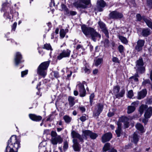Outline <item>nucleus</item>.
<instances>
[{
    "instance_id": "f257e3e1",
    "label": "nucleus",
    "mask_w": 152,
    "mask_h": 152,
    "mask_svg": "<svg viewBox=\"0 0 152 152\" xmlns=\"http://www.w3.org/2000/svg\"><path fill=\"white\" fill-rule=\"evenodd\" d=\"M20 147V141L16 136L12 135L8 141L5 152H17Z\"/></svg>"
},
{
    "instance_id": "f03ea898",
    "label": "nucleus",
    "mask_w": 152,
    "mask_h": 152,
    "mask_svg": "<svg viewBox=\"0 0 152 152\" xmlns=\"http://www.w3.org/2000/svg\"><path fill=\"white\" fill-rule=\"evenodd\" d=\"M81 27L82 32L86 36L91 38L94 41L96 42L98 38H101V35L93 28L88 27L85 25H83Z\"/></svg>"
},
{
    "instance_id": "7ed1b4c3",
    "label": "nucleus",
    "mask_w": 152,
    "mask_h": 152,
    "mask_svg": "<svg viewBox=\"0 0 152 152\" xmlns=\"http://www.w3.org/2000/svg\"><path fill=\"white\" fill-rule=\"evenodd\" d=\"M50 63V61H48L41 63L37 69V74L44 78L47 75V69Z\"/></svg>"
},
{
    "instance_id": "20e7f679",
    "label": "nucleus",
    "mask_w": 152,
    "mask_h": 152,
    "mask_svg": "<svg viewBox=\"0 0 152 152\" xmlns=\"http://www.w3.org/2000/svg\"><path fill=\"white\" fill-rule=\"evenodd\" d=\"M143 65L144 63L142 58L141 57H140L136 62L135 68L137 72L142 74L145 72V68Z\"/></svg>"
},
{
    "instance_id": "39448f33",
    "label": "nucleus",
    "mask_w": 152,
    "mask_h": 152,
    "mask_svg": "<svg viewBox=\"0 0 152 152\" xmlns=\"http://www.w3.org/2000/svg\"><path fill=\"white\" fill-rule=\"evenodd\" d=\"M90 3V0H78L73 3V5L76 8H85Z\"/></svg>"
},
{
    "instance_id": "423d86ee",
    "label": "nucleus",
    "mask_w": 152,
    "mask_h": 152,
    "mask_svg": "<svg viewBox=\"0 0 152 152\" xmlns=\"http://www.w3.org/2000/svg\"><path fill=\"white\" fill-rule=\"evenodd\" d=\"M103 109V105L102 104L100 103H97L94 111L93 116L94 117L99 116L102 112Z\"/></svg>"
},
{
    "instance_id": "0eeeda50",
    "label": "nucleus",
    "mask_w": 152,
    "mask_h": 152,
    "mask_svg": "<svg viewBox=\"0 0 152 152\" xmlns=\"http://www.w3.org/2000/svg\"><path fill=\"white\" fill-rule=\"evenodd\" d=\"M70 53L71 51L69 50H64L58 56L57 59L60 60L63 58L68 57L70 56Z\"/></svg>"
},
{
    "instance_id": "6e6552de",
    "label": "nucleus",
    "mask_w": 152,
    "mask_h": 152,
    "mask_svg": "<svg viewBox=\"0 0 152 152\" xmlns=\"http://www.w3.org/2000/svg\"><path fill=\"white\" fill-rule=\"evenodd\" d=\"M110 17L112 19H120L123 17V14L117 11H113L109 14Z\"/></svg>"
},
{
    "instance_id": "1a4fd4ad",
    "label": "nucleus",
    "mask_w": 152,
    "mask_h": 152,
    "mask_svg": "<svg viewBox=\"0 0 152 152\" xmlns=\"http://www.w3.org/2000/svg\"><path fill=\"white\" fill-rule=\"evenodd\" d=\"M145 43V41L143 39H139L137 42L135 49L137 52H140L142 50V47Z\"/></svg>"
},
{
    "instance_id": "9d476101",
    "label": "nucleus",
    "mask_w": 152,
    "mask_h": 152,
    "mask_svg": "<svg viewBox=\"0 0 152 152\" xmlns=\"http://www.w3.org/2000/svg\"><path fill=\"white\" fill-rule=\"evenodd\" d=\"M51 141L53 145H56L58 143H61L63 141V139L60 135H58L56 137H52Z\"/></svg>"
},
{
    "instance_id": "9b49d317",
    "label": "nucleus",
    "mask_w": 152,
    "mask_h": 152,
    "mask_svg": "<svg viewBox=\"0 0 152 152\" xmlns=\"http://www.w3.org/2000/svg\"><path fill=\"white\" fill-rule=\"evenodd\" d=\"M73 143L72 147L74 150L75 151H80L81 147L80 144L78 142L76 139H73L72 140Z\"/></svg>"
},
{
    "instance_id": "f8f14e48",
    "label": "nucleus",
    "mask_w": 152,
    "mask_h": 152,
    "mask_svg": "<svg viewBox=\"0 0 152 152\" xmlns=\"http://www.w3.org/2000/svg\"><path fill=\"white\" fill-rule=\"evenodd\" d=\"M138 104L137 102H134L131 104V105L127 107V113L130 114L133 113L136 109V107Z\"/></svg>"
},
{
    "instance_id": "ddd939ff",
    "label": "nucleus",
    "mask_w": 152,
    "mask_h": 152,
    "mask_svg": "<svg viewBox=\"0 0 152 152\" xmlns=\"http://www.w3.org/2000/svg\"><path fill=\"white\" fill-rule=\"evenodd\" d=\"M22 58L21 53L19 52H17L14 58L15 63L16 65L18 66L22 62Z\"/></svg>"
},
{
    "instance_id": "4468645a",
    "label": "nucleus",
    "mask_w": 152,
    "mask_h": 152,
    "mask_svg": "<svg viewBox=\"0 0 152 152\" xmlns=\"http://www.w3.org/2000/svg\"><path fill=\"white\" fill-rule=\"evenodd\" d=\"M77 86L79 88L80 92V95L81 97H84L86 95V91L85 89L84 86L80 83L78 84Z\"/></svg>"
},
{
    "instance_id": "2eb2a0df",
    "label": "nucleus",
    "mask_w": 152,
    "mask_h": 152,
    "mask_svg": "<svg viewBox=\"0 0 152 152\" xmlns=\"http://www.w3.org/2000/svg\"><path fill=\"white\" fill-rule=\"evenodd\" d=\"M71 135L73 139L77 138L79 139V141L82 142H83V138L82 137L79 133L75 131H72L71 133Z\"/></svg>"
},
{
    "instance_id": "dca6fc26",
    "label": "nucleus",
    "mask_w": 152,
    "mask_h": 152,
    "mask_svg": "<svg viewBox=\"0 0 152 152\" xmlns=\"http://www.w3.org/2000/svg\"><path fill=\"white\" fill-rule=\"evenodd\" d=\"M112 134L110 132H108L105 134L102 137V142L104 143L106 142L109 141L112 138Z\"/></svg>"
},
{
    "instance_id": "f3484780",
    "label": "nucleus",
    "mask_w": 152,
    "mask_h": 152,
    "mask_svg": "<svg viewBox=\"0 0 152 152\" xmlns=\"http://www.w3.org/2000/svg\"><path fill=\"white\" fill-rule=\"evenodd\" d=\"M96 4L98 7H101L98 10L99 12L103 11L102 8L104 7L107 5L106 3L103 0H98L97 1Z\"/></svg>"
},
{
    "instance_id": "a211bd4d",
    "label": "nucleus",
    "mask_w": 152,
    "mask_h": 152,
    "mask_svg": "<svg viewBox=\"0 0 152 152\" xmlns=\"http://www.w3.org/2000/svg\"><path fill=\"white\" fill-rule=\"evenodd\" d=\"M29 116L31 120L36 121H39L42 119V117L41 116H37L34 114H30Z\"/></svg>"
},
{
    "instance_id": "6ab92c4d",
    "label": "nucleus",
    "mask_w": 152,
    "mask_h": 152,
    "mask_svg": "<svg viewBox=\"0 0 152 152\" xmlns=\"http://www.w3.org/2000/svg\"><path fill=\"white\" fill-rule=\"evenodd\" d=\"M83 63L84 65V66L82 68V70L84 71L85 73L87 74H89L91 72V71L89 69L88 65L86 63L85 60L83 61Z\"/></svg>"
},
{
    "instance_id": "aec40b11",
    "label": "nucleus",
    "mask_w": 152,
    "mask_h": 152,
    "mask_svg": "<svg viewBox=\"0 0 152 152\" xmlns=\"http://www.w3.org/2000/svg\"><path fill=\"white\" fill-rule=\"evenodd\" d=\"M147 91L146 89H143L138 93L137 98L139 99H141L144 98L147 94Z\"/></svg>"
},
{
    "instance_id": "412c9836",
    "label": "nucleus",
    "mask_w": 152,
    "mask_h": 152,
    "mask_svg": "<svg viewBox=\"0 0 152 152\" xmlns=\"http://www.w3.org/2000/svg\"><path fill=\"white\" fill-rule=\"evenodd\" d=\"M68 101L69 105L70 107L73 106L75 104V98L74 97L71 96H69L68 97Z\"/></svg>"
},
{
    "instance_id": "4be33fe9",
    "label": "nucleus",
    "mask_w": 152,
    "mask_h": 152,
    "mask_svg": "<svg viewBox=\"0 0 152 152\" xmlns=\"http://www.w3.org/2000/svg\"><path fill=\"white\" fill-rule=\"evenodd\" d=\"M141 34L144 37H147L151 34V30L148 28H144L142 30Z\"/></svg>"
},
{
    "instance_id": "5701e85b",
    "label": "nucleus",
    "mask_w": 152,
    "mask_h": 152,
    "mask_svg": "<svg viewBox=\"0 0 152 152\" xmlns=\"http://www.w3.org/2000/svg\"><path fill=\"white\" fill-rule=\"evenodd\" d=\"M152 115V108L149 107L146 110L144 114L145 118H149Z\"/></svg>"
},
{
    "instance_id": "b1692460",
    "label": "nucleus",
    "mask_w": 152,
    "mask_h": 152,
    "mask_svg": "<svg viewBox=\"0 0 152 152\" xmlns=\"http://www.w3.org/2000/svg\"><path fill=\"white\" fill-rule=\"evenodd\" d=\"M143 20L145 22L148 26L152 30V21L150 19H147L145 17L143 18Z\"/></svg>"
},
{
    "instance_id": "393cba45",
    "label": "nucleus",
    "mask_w": 152,
    "mask_h": 152,
    "mask_svg": "<svg viewBox=\"0 0 152 152\" xmlns=\"http://www.w3.org/2000/svg\"><path fill=\"white\" fill-rule=\"evenodd\" d=\"M139 136H138L137 132H135L134 133L132 141L134 143L137 144L139 141Z\"/></svg>"
},
{
    "instance_id": "a878e982",
    "label": "nucleus",
    "mask_w": 152,
    "mask_h": 152,
    "mask_svg": "<svg viewBox=\"0 0 152 152\" xmlns=\"http://www.w3.org/2000/svg\"><path fill=\"white\" fill-rule=\"evenodd\" d=\"M125 90L124 88L122 89L117 94L115 95L116 98L119 99L120 98L123 97L125 94Z\"/></svg>"
},
{
    "instance_id": "bb28decb",
    "label": "nucleus",
    "mask_w": 152,
    "mask_h": 152,
    "mask_svg": "<svg viewBox=\"0 0 152 152\" xmlns=\"http://www.w3.org/2000/svg\"><path fill=\"white\" fill-rule=\"evenodd\" d=\"M136 128L141 132H144V128L143 126L140 123H137L136 125Z\"/></svg>"
},
{
    "instance_id": "cd10ccee",
    "label": "nucleus",
    "mask_w": 152,
    "mask_h": 152,
    "mask_svg": "<svg viewBox=\"0 0 152 152\" xmlns=\"http://www.w3.org/2000/svg\"><path fill=\"white\" fill-rule=\"evenodd\" d=\"M103 61L102 58H98L94 60V65L97 66L100 64Z\"/></svg>"
},
{
    "instance_id": "c85d7f7f",
    "label": "nucleus",
    "mask_w": 152,
    "mask_h": 152,
    "mask_svg": "<svg viewBox=\"0 0 152 152\" xmlns=\"http://www.w3.org/2000/svg\"><path fill=\"white\" fill-rule=\"evenodd\" d=\"M110 149V144L109 143H106L103 148V151L104 152H106L109 150Z\"/></svg>"
},
{
    "instance_id": "c756f323",
    "label": "nucleus",
    "mask_w": 152,
    "mask_h": 152,
    "mask_svg": "<svg viewBox=\"0 0 152 152\" xmlns=\"http://www.w3.org/2000/svg\"><path fill=\"white\" fill-rule=\"evenodd\" d=\"M118 38L123 44L126 45L128 43V41L126 37L121 36H119Z\"/></svg>"
},
{
    "instance_id": "7c9ffc66",
    "label": "nucleus",
    "mask_w": 152,
    "mask_h": 152,
    "mask_svg": "<svg viewBox=\"0 0 152 152\" xmlns=\"http://www.w3.org/2000/svg\"><path fill=\"white\" fill-rule=\"evenodd\" d=\"M119 121L124 123L129 122V119L125 116H122L120 118Z\"/></svg>"
},
{
    "instance_id": "2f4dec72",
    "label": "nucleus",
    "mask_w": 152,
    "mask_h": 152,
    "mask_svg": "<svg viewBox=\"0 0 152 152\" xmlns=\"http://www.w3.org/2000/svg\"><path fill=\"white\" fill-rule=\"evenodd\" d=\"M147 106L146 105H142L140 107L139 111L141 115H142L143 113V111L147 108Z\"/></svg>"
},
{
    "instance_id": "473e14b6",
    "label": "nucleus",
    "mask_w": 152,
    "mask_h": 152,
    "mask_svg": "<svg viewBox=\"0 0 152 152\" xmlns=\"http://www.w3.org/2000/svg\"><path fill=\"white\" fill-rule=\"evenodd\" d=\"M12 10L10 11V14L9 12H6L4 14V17L6 18V19H9L10 20L11 19V17H12Z\"/></svg>"
},
{
    "instance_id": "72a5a7b5",
    "label": "nucleus",
    "mask_w": 152,
    "mask_h": 152,
    "mask_svg": "<svg viewBox=\"0 0 152 152\" xmlns=\"http://www.w3.org/2000/svg\"><path fill=\"white\" fill-rule=\"evenodd\" d=\"M98 24L100 28L102 29V30L103 29H104L107 28L106 25L103 22L99 21L98 22Z\"/></svg>"
},
{
    "instance_id": "f704fd0d",
    "label": "nucleus",
    "mask_w": 152,
    "mask_h": 152,
    "mask_svg": "<svg viewBox=\"0 0 152 152\" xmlns=\"http://www.w3.org/2000/svg\"><path fill=\"white\" fill-rule=\"evenodd\" d=\"M120 88L118 86H116L114 87L113 93L115 96L119 91Z\"/></svg>"
},
{
    "instance_id": "c9c22d12",
    "label": "nucleus",
    "mask_w": 152,
    "mask_h": 152,
    "mask_svg": "<svg viewBox=\"0 0 152 152\" xmlns=\"http://www.w3.org/2000/svg\"><path fill=\"white\" fill-rule=\"evenodd\" d=\"M91 132V131L89 130H85L82 131L84 136L86 138L88 136H90Z\"/></svg>"
},
{
    "instance_id": "e433bc0d",
    "label": "nucleus",
    "mask_w": 152,
    "mask_h": 152,
    "mask_svg": "<svg viewBox=\"0 0 152 152\" xmlns=\"http://www.w3.org/2000/svg\"><path fill=\"white\" fill-rule=\"evenodd\" d=\"M65 122L66 123H69L71 121L72 118L68 115H65L63 117Z\"/></svg>"
},
{
    "instance_id": "4c0bfd02",
    "label": "nucleus",
    "mask_w": 152,
    "mask_h": 152,
    "mask_svg": "<svg viewBox=\"0 0 152 152\" xmlns=\"http://www.w3.org/2000/svg\"><path fill=\"white\" fill-rule=\"evenodd\" d=\"M43 48L47 50H52V49L51 47L50 44H45L44 45Z\"/></svg>"
},
{
    "instance_id": "58836bf2",
    "label": "nucleus",
    "mask_w": 152,
    "mask_h": 152,
    "mask_svg": "<svg viewBox=\"0 0 152 152\" xmlns=\"http://www.w3.org/2000/svg\"><path fill=\"white\" fill-rule=\"evenodd\" d=\"M61 8L62 9V10H64L65 11V14L68 13V9L66 6L64 5V4H62L61 5Z\"/></svg>"
},
{
    "instance_id": "ea45409f",
    "label": "nucleus",
    "mask_w": 152,
    "mask_h": 152,
    "mask_svg": "<svg viewBox=\"0 0 152 152\" xmlns=\"http://www.w3.org/2000/svg\"><path fill=\"white\" fill-rule=\"evenodd\" d=\"M97 136L98 135L96 134L91 132L89 137L92 139H95Z\"/></svg>"
},
{
    "instance_id": "a19ab883",
    "label": "nucleus",
    "mask_w": 152,
    "mask_h": 152,
    "mask_svg": "<svg viewBox=\"0 0 152 152\" xmlns=\"http://www.w3.org/2000/svg\"><path fill=\"white\" fill-rule=\"evenodd\" d=\"M60 37L63 38L64 37L66 34V33L64 29H61L60 31Z\"/></svg>"
},
{
    "instance_id": "79ce46f5",
    "label": "nucleus",
    "mask_w": 152,
    "mask_h": 152,
    "mask_svg": "<svg viewBox=\"0 0 152 152\" xmlns=\"http://www.w3.org/2000/svg\"><path fill=\"white\" fill-rule=\"evenodd\" d=\"M63 148L64 151H66L68 147V144L67 141H65L64 142Z\"/></svg>"
},
{
    "instance_id": "37998d69",
    "label": "nucleus",
    "mask_w": 152,
    "mask_h": 152,
    "mask_svg": "<svg viewBox=\"0 0 152 152\" xmlns=\"http://www.w3.org/2000/svg\"><path fill=\"white\" fill-rule=\"evenodd\" d=\"M118 50L120 53H122L124 51V48L123 45H120L118 46Z\"/></svg>"
},
{
    "instance_id": "c03bdc74",
    "label": "nucleus",
    "mask_w": 152,
    "mask_h": 152,
    "mask_svg": "<svg viewBox=\"0 0 152 152\" xmlns=\"http://www.w3.org/2000/svg\"><path fill=\"white\" fill-rule=\"evenodd\" d=\"M52 74L56 78H57L59 77V73L57 71H53L52 72Z\"/></svg>"
},
{
    "instance_id": "a18cd8bd",
    "label": "nucleus",
    "mask_w": 152,
    "mask_h": 152,
    "mask_svg": "<svg viewBox=\"0 0 152 152\" xmlns=\"http://www.w3.org/2000/svg\"><path fill=\"white\" fill-rule=\"evenodd\" d=\"M121 131V129L117 128L115 130V132L118 137H120Z\"/></svg>"
},
{
    "instance_id": "49530a36",
    "label": "nucleus",
    "mask_w": 152,
    "mask_h": 152,
    "mask_svg": "<svg viewBox=\"0 0 152 152\" xmlns=\"http://www.w3.org/2000/svg\"><path fill=\"white\" fill-rule=\"evenodd\" d=\"M127 96L130 98H132L133 96V93L132 90H130L128 92Z\"/></svg>"
},
{
    "instance_id": "de8ad7c7",
    "label": "nucleus",
    "mask_w": 152,
    "mask_h": 152,
    "mask_svg": "<svg viewBox=\"0 0 152 152\" xmlns=\"http://www.w3.org/2000/svg\"><path fill=\"white\" fill-rule=\"evenodd\" d=\"M68 13H66L65 14L67 15H75L77 14V12L75 11H70L68 10Z\"/></svg>"
},
{
    "instance_id": "09e8293b",
    "label": "nucleus",
    "mask_w": 152,
    "mask_h": 152,
    "mask_svg": "<svg viewBox=\"0 0 152 152\" xmlns=\"http://www.w3.org/2000/svg\"><path fill=\"white\" fill-rule=\"evenodd\" d=\"M102 31L105 34V36L107 38H109V32L107 28L103 29Z\"/></svg>"
},
{
    "instance_id": "8fccbe9b",
    "label": "nucleus",
    "mask_w": 152,
    "mask_h": 152,
    "mask_svg": "<svg viewBox=\"0 0 152 152\" xmlns=\"http://www.w3.org/2000/svg\"><path fill=\"white\" fill-rule=\"evenodd\" d=\"M110 45V42L108 39H106L104 40V46L105 47H109Z\"/></svg>"
},
{
    "instance_id": "3c124183",
    "label": "nucleus",
    "mask_w": 152,
    "mask_h": 152,
    "mask_svg": "<svg viewBox=\"0 0 152 152\" xmlns=\"http://www.w3.org/2000/svg\"><path fill=\"white\" fill-rule=\"evenodd\" d=\"M51 135L52 137H56L58 136L56 132L53 131L51 132Z\"/></svg>"
},
{
    "instance_id": "603ef678",
    "label": "nucleus",
    "mask_w": 152,
    "mask_h": 152,
    "mask_svg": "<svg viewBox=\"0 0 152 152\" xmlns=\"http://www.w3.org/2000/svg\"><path fill=\"white\" fill-rule=\"evenodd\" d=\"M112 60L114 62L116 63H119V60L118 58L116 57H113Z\"/></svg>"
},
{
    "instance_id": "864d4df0",
    "label": "nucleus",
    "mask_w": 152,
    "mask_h": 152,
    "mask_svg": "<svg viewBox=\"0 0 152 152\" xmlns=\"http://www.w3.org/2000/svg\"><path fill=\"white\" fill-rule=\"evenodd\" d=\"M28 70H27L22 71L21 72V76L23 77L25 75H26L28 74Z\"/></svg>"
},
{
    "instance_id": "5fc2aeb1",
    "label": "nucleus",
    "mask_w": 152,
    "mask_h": 152,
    "mask_svg": "<svg viewBox=\"0 0 152 152\" xmlns=\"http://www.w3.org/2000/svg\"><path fill=\"white\" fill-rule=\"evenodd\" d=\"M136 17L137 20L139 21H140L142 19H143V18L145 17L143 16L142 17L140 14H137Z\"/></svg>"
},
{
    "instance_id": "6e6d98bb",
    "label": "nucleus",
    "mask_w": 152,
    "mask_h": 152,
    "mask_svg": "<svg viewBox=\"0 0 152 152\" xmlns=\"http://www.w3.org/2000/svg\"><path fill=\"white\" fill-rule=\"evenodd\" d=\"M80 119L82 122H84L87 119L86 117V115L82 116L80 118Z\"/></svg>"
},
{
    "instance_id": "4d7b16f0",
    "label": "nucleus",
    "mask_w": 152,
    "mask_h": 152,
    "mask_svg": "<svg viewBox=\"0 0 152 152\" xmlns=\"http://www.w3.org/2000/svg\"><path fill=\"white\" fill-rule=\"evenodd\" d=\"M17 23L16 22H15L13 24L12 28V30L15 31Z\"/></svg>"
},
{
    "instance_id": "13d9d810",
    "label": "nucleus",
    "mask_w": 152,
    "mask_h": 152,
    "mask_svg": "<svg viewBox=\"0 0 152 152\" xmlns=\"http://www.w3.org/2000/svg\"><path fill=\"white\" fill-rule=\"evenodd\" d=\"M148 118H145L143 119L142 120V122L145 125L146 124L147 122H148Z\"/></svg>"
},
{
    "instance_id": "bf43d9fd",
    "label": "nucleus",
    "mask_w": 152,
    "mask_h": 152,
    "mask_svg": "<svg viewBox=\"0 0 152 152\" xmlns=\"http://www.w3.org/2000/svg\"><path fill=\"white\" fill-rule=\"evenodd\" d=\"M150 81L149 80H144L142 83V84L143 85H145L147 83H150Z\"/></svg>"
},
{
    "instance_id": "052dcab7",
    "label": "nucleus",
    "mask_w": 152,
    "mask_h": 152,
    "mask_svg": "<svg viewBox=\"0 0 152 152\" xmlns=\"http://www.w3.org/2000/svg\"><path fill=\"white\" fill-rule=\"evenodd\" d=\"M129 122L124 123V127L126 128H127L129 126Z\"/></svg>"
},
{
    "instance_id": "680f3d73",
    "label": "nucleus",
    "mask_w": 152,
    "mask_h": 152,
    "mask_svg": "<svg viewBox=\"0 0 152 152\" xmlns=\"http://www.w3.org/2000/svg\"><path fill=\"white\" fill-rule=\"evenodd\" d=\"M79 108L80 110H81L82 112H85L86 111V109L85 108L83 107H79Z\"/></svg>"
},
{
    "instance_id": "e2e57ef3",
    "label": "nucleus",
    "mask_w": 152,
    "mask_h": 152,
    "mask_svg": "<svg viewBox=\"0 0 152 152\" xmlns=\"http://www.w3.org/2000/svg\"><path fill=\"white\" fill-rule=\"evenodd\" d=\"M130 78L133 79L136 82H137L138 81V79L135 76H132Z\"/></svg>"
},
{
    "instance_id": "0e129e2a",
    "label": "nucleus",
    "mask_w": 152,
    "mask_h": 152,
    "mask_svg": "<svg viewBox=\"0 0 152 152\" xmlns=\"http://www.w3.org/2000/svg\"><path fill=\"white\" fill-rule=\"evenodd\" d=\"M120 122L121 121H118L117 122V125H118V128H117L121 129V126L122 124Z\"/></svg>"
},
{
    "instance_id": "69168bd1",
    "label": "nucleus",
    "mask_w": 152,
    "mask_h": 152,
    "mask_svg": "<svg viewBox=\"0 0 152 152\" xmlns=\"http://www.w3.org/2000/svg\"><path fill=\"white\" fill-rule=\"evenodd\" d=\"M147 3L150 6L152 5V0H147Z\"/></svg>"
},
{
    "instance_id": "338daca9",
    "label": "nucleus",
    "mask_w": 152,
    "mask_h": 152,
    "mask_svg": "<svg viewBox=\"0 0 152 152\" xmlns=\"http://www.w3.org/2000/svg\"><path fill=\"white\" fill-rule=\"evenodd\" d=\"M98 72V69H94L93 72V73L94 75H96L97 74Z\"/></svg>"
},
{
    "instance_id": "774afa93",
    "label": "nucleus",
    "mask_w": 152,
    "mask_h": 152,
    "mask_svg": "<svg viewBox=\"0 0 152 152\" xmlns=\"http://www.w3.org/2000/svg\"><path fill=\"white\" fill-rule=\"evenodd\" d=\"M131 148V144H128L125 146V149H128L129 148Z\"/></svg>"
}]
</instances>
